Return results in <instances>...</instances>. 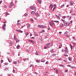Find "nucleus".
Listing matches in <instances>:
<instances>
[{"mask_svg": "<svg viewBox=\"0 0 76 76\" xmlns=\"http://www.w3.org/2000/svg\"><path fill=\"white\" fill-rule=\"evenodd\" d=\"M23 61H25V60H28V58H25V59H23Z\"/></svg>", "mask_w": 76, "mask_h": 76, "instance_id": "obj_30", "label": "nucleus"}, {"mask_svg": "<svg viewBox=\"0 0 76 76\" xmlns=\"http://www.w3.org/2000/svg\"><path fill=\"white\" fill-rule=\"evenodd\" d=\"M16 31H18V32H20V33H22V32H23V31L20 30H17Z\"/></svg>", "mask_w": 76, "mask_h": 76, "instance_id": "obj_10", "label": "nucleus"}, {"mask_svg": "<svg viewBox=\"0 0 76 76\" xmlns=\"http://www.w3.org/2000/svg\"><path fill=\"white\" fill-rule=\"evenodd\" d=\"M68 32H68V31H66V32H65L64 33V34L65 35H66V34H68Z\"/></svg>", "mask_w": 76, "mask_h": 76, "instance_id": "obj_25", "label": "nucleus"}, {"mask_svg": "<svg viewBox=\"0 0 76 76\" xmlns=\"http://www.w3.org/2000/svg\"><path fill=\"white\" fill-rule=\"evenodd\" d=\"M45 32V30H43L41 32H40V33H43V32Z\"/></svg>", "mask_w": 76, "mask_h": 76, "instance_id": "obj_27", "label": "nucleus"}, {"mask_svg": "<svg viewBox=\"0 0 76 76\" xmlns=\"http://www.w3.org/2000/svg\"><path fill=\"white\" fill-rule=\"evenodd\" d=\"M13 73H15V69H13Z\"/></svg>", "mask_w": 76, "mask_h": 76, "instance_id": "obj_52", "label": "nucleus"}, {"mask_svg": "<svg viewBox=\"0 0 76 76\" xmlns=\"http://www.w3.org/2000/svg\"><path fill=\"white\" fill-rule=\"evenodd\" d=\"M72 38H73V39H75V37H72Z\"/></svg>", "mask_w": 76, "mask_h": 76, "instance_id": "obj_63", "label": "nucleus"}, {"mask_svg": "<svg viewBox=\"0 0 76 76\" xmlns=\"http://www.w3.org/2000/svg\"><path fill=\"white\" fill-rule=\"evenodd\" d=\"M7 5H5L4 6V8H5V9H6V8H7Z\"/></svg>", "mask_w": 76, "mask_h": 76, "instance_id": "obj_17", "label": "nucleus"}, {"mask_svg": "<svg viewBox=\"0 0 76 76\" xmlns=\"http://www.w3.org/2000/svg\"><path fill=\"white\" fill-rule=\"evenodd\" d=\"M64 26H66L67 25V22L65 21L64 23Z\"/></svg>", "mask_w": 76, "mask_h": 76, "instance_id": "obj_6", "label": "nucleus"}, {"mask_svg": "<svg viewBox=\"0 0 76 76\" xmlns=\"http://www.w3.org/2000/svg\"><path fill=\"white\" fill-rule=\"evenodd\" d=\"M72 10H71L70 11V13H72Z\"/></svg>", "mask_w": 76, "mask_h": 76, "instance_id": "obj_50", "label": "nucleus"}, {"mask_svg": "<svg viewBox=\"0 0 76 76\" xmlns=\"http://www.w3.org/2000/svg\"><path fill=\"white\" fill-rule=\"evenodd\" d=\"M26 36H27V35H29V33H28V32H26Z\"/></svg>", "mask_w": 76, "mask_h": 76, "instance_id": "obj_20", "label": "nucleus"}, {"mask_svg": "<svg viewBox=\"0 0 76 76\" xmlns=\"http://www.w3.org/2000/svg\"><path fill=\"white\" fill-rule=\"evenodd\" d=\"M45 60H41V62H43L44 63V62H45Z\"/></svg>", "mask_w": 76, "mask_h": 76, "instance_id": "obj_28", "label": "nucleus"}, {"mask_svg": "<svg viewBox=\"0 0 76 76\" xmlns=\"http://www.w3.org/2000/svg\"><path fill=\"white\" fill-rule=\"evenodd\" d=\"M6 21H5L3 23H6Z\"/></svg>", "mask_w": 76, "mask_h": 76, "instance_id": "obj_61", "label": "nucleus"}, {"mask_svg": "<svg viewBox=\"0 0 76 76\" xmlns=\"http://www.w3.org/2000/svg\"><path fill=\"white\" fill-rule=\"evenodd\" d=\"M18 42H19V40H16V43Z\"/></svg>", "mask_w": 76, "mask_h": 76, "instance_id": "obj_51", "label": "nucleus"}, {"mask_svg": "<svg viewBox=\"0 0 76 76\" xmlns=\"http://www.w3.org/2000/svg\"><path fill=\"white\" fill-rule=\"evenodd\" d=\"M69 58V61H72V59H71V58Z\"/></svg>", "mask_w": 76, "mask_h": 76, "instance_id": "obj_48", "label": "nucleus"}, {"mask_svg": "<svg viewBox=\"0 0 76 76\" xmlns=\"http://www.w3.org/2000/svg\"><path fill=\"white\" fill-rule=\"evenodd\" d=\"M35 54L36 55L38 56V53H37V52H36V53H35Z\"/></svg>", "mask_w": 76, "mask_h": 76, "instance_id": "obj_38", "label": "nucleus"}, {"mask_svg": "<svg viewBox=\"0 0 76 76\" xmlns=\"http://www.w3.org/2000/svg\"><path fill=\"white\" fill-rule=\"evenodd\" d=\"M50 44H51V43H48L46 44V47H47V48H50L51 47Z\"/></svg>", "mask_w": 76, "mask_h": 76, "instance_id": "obj_3", "label": "nucleus"}, {"mask_svg": "<svg viewBox=\"0 0 76 76\" xmlns=\"http://www.w3.org/2000/svg\"><path fill=\"white\" fill-rule=\"evenodd\" d=\"M54 70H55V72H56V74H58V71L56 69H54Z\"/></svg>", "mask_w": 76, "mask_h": 76, "instance_id": "obj_9", "label": "nucleus"}, {"mask_svg": "<svg viewBox=\"0 0 76 76\" xmlns=\"http://www.w3.org/2000/svg\"><path fill=\"white\" fill-rule=\"evenodd\" d=\"M58 60H61V58H59L58 59Z\"/></svg>", "mask_w": 76, "mask_h": 76, "instance_id": "obj_49", "label": "nucleus"}, {"mask_svg": "<svg viewBox=\"0 0 76 76\" xmlns=\"http://www.w3.org/2000/svg\"><path fill=\"white\" fill-rule=\"evenodd\" d=\"M50 52L51 53H53V52H54V50H53V49L51 50Z\"/></svg>", "mask_w": 76, "mask_h": 76, "instance_id": "obj_34", "label": "nucleus"}, {"mask_svg": "<svg viewBox=\"0 0 76 76\" xmlns=\"http://www.w3.org/2000/svg\"><path fill=\"white\" fill-rule=\"evenodd\" d=\"M52 56H53V57H54V56H56V54L53 53L52 55Z\"/></svg>", "mask_w": 76, "mask_h": 76, "instance_id": "obj_23", "label": "nucleus"}, {"mask_svg": "<svg viewBox=\"0 0 76 76\" xmlns=\"http://www.w3.org/2000/svg\"><path fill=\"white\" fill-rule=\"evenodd\" d=\"M27 28H29L31 26V25L29 24H27Z\"/></svg>", "mask_w": 76, "mask_h": 76, "instance_id": "obj_11", "label": "nucleus"}, {"mask_svg": "<svg viewBox=\"0 0 76 76\" xmlns=\"http://www.w3.org/2000/svg\"><path fill=\"white\" fill-rule=\"evenodd\" d=\"M38 26L39 27V28H47V27L46 26H45L44 25H39Z\"/></svg>", "mask_w": 76, "mask_h": 76, "instance_id": "obj_1", "label": "nucleus"}, {"mask_svg": "<svg viewBox=\"0 0 76 76\" xmlns=\"http://www.w3.org/2000/svg\"><path fill=\"white\" fill-rule=\"evenodd\" d=\"M55 16H56V17H57V18H58V19H60V17H59V16H58L57 15H56Z\"/></svg>", "mask_w": 76, "mask_h": 76, "instance_id": "obj_16", "label": "nucleus"}, {"mask_svg": "<svg viewBox=\"0 0 76 76\" xmlns=\"http://www.w3.org/2000/svg\"><path fill=\"white\" fill-rule=\"evenodd\" d=\"M30 9L31 10H34L35 11H36V7H35L31 6L30 7Z\"/></svg>", "mask_w": 76, "mask_h": 76, "instance_id": "obj_2", "label": "nucleus"}, {"mask_svg": "<svg viewBox=\"0 0 76 76\" xmlns=\"http://www.w3.org/2000/svg\"><path fill=\"white\" fill-rule=\"evenodd\" d=\"M9 70V68H6L4 69V71H7V70Z\"/></svg>", "mask_w": 76, "mask_h": 76, "instance_id": "obj_13", "label": "nucleus"}, {"mask_svg": "<svg viewBox=\"0 0 76 76\" xmlns=\"http://www.w3.org/2000/svg\"><path fill=\"white\" fill-rule=\"evenodd\" d=\"M59 66H60L61 67H64V66L61 64L59 65Z\"/></svg>", "mask_w": 76, "mask_h": 76, "instance_id": "obj_37", "label": "nucleus"}, {"mask_svg": "<svg viewBox=\"0 0 76 76\" xmlns=\"http://www.w3.org/2000/svg\"><path fill=\"white\" fill-rule=\"evenodd\" d=\"M37 1L39 4H41L42 2V0H37Z\"/></svg>", "mask_w": 76, "mask_h": 76, "instance_id": "obj_8", "label": "nucleus"}, {"mask_svg": "<svg viewBox=\"0 0 76 76\" xmlns=\"http://www.w3.org/2000/svg\"><path fill=\"white\" fill-rule=\"evenodd\" d=\"M6 15H9V13H8V12H7L6 13Z\"/></svg>", "mask_w": 76, "mask_h": 76, "instance_id": "obj_56", "label": "nucleus"}, {"mask_svg": "<svg viewBox=\"0 0 76 76\" xmlns=\"http://www.w3.org/2000/svg\"><path fill=\"white\" fill-rule=\"evenodd\" d=\"M31 13L32 15H34L35 14V12L34 11H32Z\"/></svg>", "mask_w": 76, "mask_h": 76, "instance_id": "obj_21", "label": "nucleus"}, {"mask_svg": "<svg viewBox=\"0 0 76 76\" xmlns=\"http://www.w3.org/2000/svg\"><path fill=\"white\" fill-rule=\"evenodd\" d=\"M64 25H63V24H62L61 26H60V28H62V27H63V26Z\"/></svg>", "mask_w": 76, "mask_h": 76, "instance_id": "obj_35", "label": "nucleus"}, {"mask_svg": "<svg viewBox=\"0 0 76 76\" xmlns=\"http://www.w3.org/2000/svg\"><path fill=\"white\" fill-rule=\"evenodd\" d=\"M64 62H67V60H63Z\"/></svg>", "mask_w": 76, "mask_h": 76, "instance_id": "obj_53", "label": "nucleus"}, {"mask_svg": "<svg viewBox=\"0 0 76 76\" xmlns=\"http://www.w3.org/2000/svg\"><path fill=\"white\" fill-rule=\"evenodd\" d=\"M64 5L63 4V5H62L60 7H61V8H62V7H64Z\"/></svg>", "mask_w": 76, "mask_h": 76, "instance_id": "obj_29", "label": "nucleus"}, {"mask_svg": "<svg viewBox=\"0 0 76 76\" xmlns=\"http://www.w3.org/2000/svg\"><path fill=\"white\" fill-rule=\"evenodd\" d=\"M24 15L26 17L28 16V14H25Z\"/></svg>", "mask_w": 76, "mask_h": 76, "instance_id": "obj_41", "label": "nucleus"}, {"mask_svg": "<svg viewBox=\"0 0 76 76\" xmlns=\"http://www.w3.org/2000/svg\"><path fill=\"white\" fill-rule=\"evenodd\" d=\"M39 61H39V60H36V62L37 63H39Z\"/></svg>", "mask_w": 76, "mask_h": 76, "instance_id": "obj_32", "label": "nucleus"}, {"mask_svg": "<svg viewBox=\"0 0 76 76\" xmlns=\"http://www.w3.org/2000/svg\"><path fill=\"white\" fill-rule=\"evenodd\" d=\"M6 25V24H4V25H3L2 27H5Z\"/></svg>", "mask_w": 76, "mask_h": 76, "instance_id": "obj_31", "label": "nucleus"}, {"mask_svg": "<svg viewBox=\"0 0 76 76\" xmlns=\"http://www.w3.org/2000/svg\"><path fill=\"white\" fill-rule=\"evenodd\" d=\"M74 73H75V75H76V72L75 71L74 72Z\"/></svg>", "mask_w": 76, "mask_h": 76, "instance_id": "obj_64", "label": "nucleus"}, {"mask_svg": "<svg viewBox=\"0 0 76 76\" xmlns=\"http://www.w3.org/2000/svg\"><path fill=\"white\" fill-rule=\"evenodd\" d=\"M17 25H20V23H17Z\"/></svg>", "mask_w": 76, "mask_h": 76, "instance_id": "obj_55", "label": "nucleus"}, {"mask_svg": "<svg viewBox=\"0 0 76 76\" xmlns=\"http://www.w3.org/2000/svg\"><path fill=\"white\" fill-rule=\"evenodd\" d=\"M5 65H7V64H8V63H7V62H5Z\"/></svg>", "mask_w": 76, "mask_h": 76, "instance_id": "obj_45", "label": "nucleus"}, {"mask_svg": "<svg viewBox=\"0 0 76 76\" xmlns=\"http://www.w3.org/2000/svg\"><path fill=\"white\" fill-rule=\"evenodd\" d=\"M61 47H62V44H60V45H59V48H61Z\"/></svg>", "mask_w": 76, "mask_h": 76, "instance_id": "obj_12", "label": "nucleus"}, {"mask_svg": "<svg viewBox=\"0 0 76 76\" xmlns=\"http://www.w3.org/2000/svg\"><path fill=\"white\" fill-rule=\"evenodd\" d=\"M16 37H15V36H14V40H16Z\"/></svg>", "mask_w": 76, "mask_h": 76, "instance_id": "obj_36", "label": "nucleus"}, {"mask_svg": "<svg viewBox=\"0 0 76 76\" xmlns=\"http://www.w3.org/2000/svg\"><path fill=\"white\" fill-rule=\"evenodd\" d=\"M65 36H66V37H69V35H65Z\"/></svg>", "mask_w": 76, "mask_h": 76, "instance_id": "obj_60", "label": "nucleus"}, {"mask_svg": "<svg viewBox=\"0 0 76 76\" xmlns=\"http://www.w3.org/2000/svg\"><path fill=\"white\" fill-rule=\"evenodd\" d=\"M28 41H29V42H30L32 44H35V42H34L33 40H29Z\"/></svg>", "mask_w": 76, "mask_h": 76, "instance_id": "obj_5", "label": "nucleus"}, {"mask_svg": "<svg viewBox=\"0 0 76 76\" xmlns=\"http://www.w3.org/2000/svg\"><path fill=\"white\" fill-rule=\"evenodd\" d=\"M12 6H14V4H13V2H11V4L10 5V8H11V7H12Z\"/></svg>", "mask_w": 76, "mask_h": 76, "instance_id": "obj_4", "label": "nucleus"}, {"mask_svg": "<svg viewBox=\"0 0 76 76\" xmlns=\"http://www.w3.org/2000/svg\"><path fill=\"white\" fill-rule=\"evenodd\" d=\"M7 75L8 76H11V75L9 74H7Z\"/></svg>", "mask_w": 76, "mask_h": 76, "instance_id": "obj_46", "label": "nucleus"}, {"mask_svg": "<svg viewBox=\"0 0 76 76\" xmlns=\"http://www.w3.org/2000/svg\"><path fill=\"white\" fill-rule=\"evenodd\" d=\"M31 39H35V37H32L31 38Z\"/></svg>", "mask_w": 76, "mask_h": 76, "instance_id": "obj_59", "label": "nucleus"}, {"mask_svg": "<svg viewBox=\"0 0 76 76\" xmlns=\"http://www.w3.org/2000/svg\"><path fill=\"white\" fill-rule=\"evenodd\" d=\"M34 74H36V75H37L38 74V73H37L36 72H34Z\"/></svg>", "mask_w": 76, "mask_h": 76, "instance_id": "obj_54", "label": "nucleus"}, {"mask_svg": "<svg viewBox=\"0 0 76 76\" xmlns=\"http://www.w3.org/2000/svg\"><path fill=\"white\" fill-rule=\"evenodd\" d=\"M65 50H64V49H62L61 50V52H64V51H65Z\"/></svg>", "mask_w": 76, "mask_h": 76, "instance_id": "obj_44", "label": "nucleus"}, {"mask_svg": "<svg viewBox=\"0 0 76 76\" xmlns=\"http://www.w3.org/2000/svg\"><path fill=\"white\" fill-rule=\"evenodd\" d=\"M65 51L66 54H67L68 53V50H65Z\"/></svg>", "mask_w": 76, "mask_h": 76, "instance_id": "obj_14", "label": "nucleus"}, {"mask_svg": "<svg viewBox=\"0 0 76 76\" xmlns=\"http://www.w3.org/2000/svg\"><path fill=\"white\" fill-rule=\"evenodd\" d=\"M52 21H53V22H56V23H58L59 22V21H53L52 20Z\"/></svg>", "mask_w": 76, "mask_h": 76, "instance_id": "obj_26", "label": "nucleus"}, {"mask_svg": "<svg viewBox=\"0 0 76 76\" xmlns=\"http://www.w3.org/2000/svg\"><path fill=\"white\" fill-rule=\"evenodd\" d=\"M34 35H35V37H37V36H38V34H37L35 33L34 34Z\"/></svg>", "mask_w": 76, "mask_h": 76, "instance_id": "obj_33", "label": "nucleus"}, {"mask_svg": "<svg viewBox=\"0 0 76 76\" xmlns=\"http://www.w3.org/2000/svg\"><path fill=\"white\" fill-rule=\"evenodd\" d=\"M35 15L37 17H39V14H38V13H36L35 14Z\"/></svg>", "mask_w": 76, "mask_h": 76, "instance_id": "obj_7", "label": "nucleus"}, {"mask_svg": "<svg viewBox=\"0 0 76 76\" xmlns=\"http://www.w3.org/2000/svg\"><path fill=\"white\" fill-rule=\"evenodd\" d=\"M70 48H71V50H72V49H73V46H72V45L70 44Z\"/></svg>", "mask_w": 76, "mask_h": 76, "instance_id": "obj_18", "label": "nucleus"}, {"mask_svg": "<svg viewBox=\"0 0 76 76\" xmlns=\"http://www.w3.org/2000/svg\"><path fill=\"white\" fill-rule=\"evenodd\" d=\"M19 47H20V45H17L16 47L17 49H19Z\"/></svg>", "mask_w": 76, "mask_h": 76, "instance_id": "obj_24", "label": "nucleus"}, {"mask_svg": "<svg viewBox=\"0 0 76 76\" xmlns=\"http://www.w3.org/2000/svg\"><path fill=\"white\" fill-rule=\"evenodd\" d=\"M18 63H20V62H19L20 61L19 60H18Z\"/></svg>", "mask_w": 76, "mask_h": 76, "instance_id": "obj_47", "label": "nucleus"}, {"mask_svg": "<svg viewBox=\"0 0 76 76\" xmlns=\"http://www.w3.org/2000/svg\"><path fill=\"white\" fill-rule=\"evenodd\" d=\"M1 63H3V60H1Z\"/></svg>", "mask_w": 76, "mask_h": 76, "instance_id": "obj_57", "label": "nucleus"}, {"mask_svg": "<svg viewBox=\"0 0 76 76\" xmlns=\"http://www.w3.org/2000/svg\"><path fill=\"white\" fill-rule=\"evenodd\" d=\"M61 20L63 22V23H64V21H65V20H63L62 19H61Z\"/></svg>", "mask_w": 76, "mask_h": 76, "instance_id": "obj_43", "label": "nucleus"}, {"mask_svg": "<svg viewBox=\"0 0 76 76\" xmlns=\"http://www.w3.org/2000/svg\"><path fill=\"white\" fill-rule=\"evenodd\" d=\"M13 64H16V63H17V62H16V61H14V62H13Z\"/></svg>", "mask_w": 76, "mask_h": 76, "instance_id": "obj_42", "label": "nucleus"}, {"mask_svg": "<svg viewBox=\"0 0 76 76\" xmlns=\"http://www.w3.org/2000/svg\"><path fill=\"white\" fill-rule=\"evenodd\" d=\"M70 4L71 6H72V5L73 4V1H70Z\"/></svg>", "mask_w": 76, "mask_h": 76, "instance_id": "obj_15", "label": "nucleus"}, {"mask_svg": "<svg viewBox=\"0 0 76 76\" xmlns=\"http://www.w3.org/2000/svg\"><path fill=\"white\" fill-rule=\"evenodd\" d=\"M2 29H4V31H5V30H6V27H2Z\"/></svg>", "mask_w": 76, "mask_h": 76, "instance_id": "obj_22", "label": "nucleus"}, {"mask_svg": "<svg viewBox=\"0 0 76 76\" xmlns=\"http://www.w3.org/2000/svg\"><path fill=\"white\" fill-rule=\"evenodd\" d=\"M8 61L9 62H10H10H11V61H10V59L8 58Z\"/></svg>", "mask_w": 76, "mask_h": 76, "instance_id": "obj_40", "label": "nucleus"}, {"mask_svg": "<svg viewBox=\"0 0 76 76\" xmlns=\"http://www.w3.org/2000/svg\"><path fill=\"white\" fill-rule=\"evenodd\" d=\"M67 66L68 67H71V65H67Z\"/></svg>", "mask_w": 76, "mask_h": 76, "instance_id": "obj_58", "label": "nucleus"}, {"mask_svg": "<svg viewBox=\"0 0 76 76\" xmlns=\"http://www.w3.org/2000/svg\"><path fill=\"white\" fill-rule=\"evenodd\" d=\"M63 18H64V19H65V18H66V16H63Z\"/></svg>", "mask_w": 76, "mask_h": 76, "instance_id": "obj_62", "label": "nucleus"}, {"mask_svg": "<svg viewBox=\"0 0 76 76\" xmlns=\"http://www.w3.org/2000/svg\"><path fill=\"white\" fill-rule=\"evenodd\" d=\"M49 24L50 26H52L53 25V22H52L49 23Z\"/></svg>", "mask_w": 76, "mask_h": 76, "instance_id": "obj_19", "label": "nucleus"}, {"mask_svg": "<svg viewBox=\"0 0 76 76\" xmlns=\"http://www.w3.org/2000/svg\"><path fill=\"white\" fill-rule=\"evenodd\" d=\"M48 63H49L48 62V61H47L45 63V64H48Z\"/></svg>", "mask_w": 76, "mask_h": 76, "instance_id": "obj_39", "label": "nucleus"}]
</instances>
